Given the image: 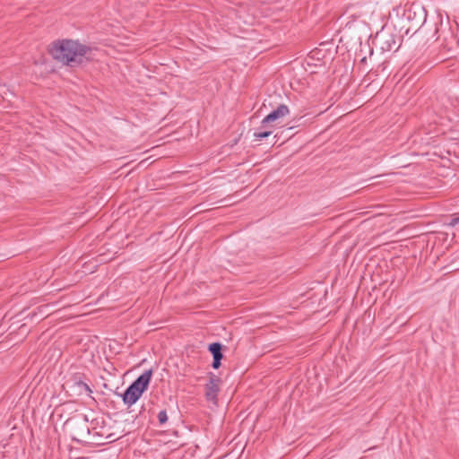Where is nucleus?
Listing matches in <instances>:
<instances>
[{
	"instance_id": "nucleus-10",
	"label": "nucleus",
	"mask_w": 459,
	"mask_h": 459,
	"mask_svg": "<svg viewBox=\"0 0 459 459\" xmlns=\"http://www.w3.org/2000/svg\"><path fill=\"white\" fill-rule=\"evenodd\" d=\"M272 133H273L272 130H264V131H262V132H255L254 133V138L255 140L261 141L262 139L270 136L272 134Z\"/></svg>"
},
{
	"instance_id": "nucleus-7",
	"label": "nucleus",
	"mask_w": 459,
	"mask_h": 459,
	"mask_svg": "<svg viewBox=\"0 0 459 459\" xmlns=\"http://www.w3.org/2000/svg\"><path fill=\"white\" fill-rule=\"evenodd\" d=\"M209 375L210 379L205 384V398L207 401L212 402L216 404L218 400V393L220 391L219 384L221 379L212 372H210Z\"/></svg>"
},
{
	"instance_id": "nucleus-6",
	"label": "nucleus",
	"mask_w": 459,
	"mask_h": 459,
	"mask_svg": "<svg viewBox=\"0 0 459 459\" xmlns=\"http://www.w3.org/2000/svg\"><path fill=\"white\" fill-rule=\"evenodd\" d=\"M83 375L81 373H75L72 375L70 379L66 381V385L70 388L74 389L78 395L90 394L92 393L89 385L83 381Z\"/></svg>"
},
{
	"instance_id": "nucleus-8",
	"label": "nucleus",
	"mask_w": 459,
	"mask_h": 459,
	"mask_svg": "<svg viewBox=\"0 0 459 459\" xmlns=\"http://www.w3.org/2000/svg\"><path fill=\"white\" fill-rule=\"evenodd\" d=\"M290 112V109L287 105L281 104L277 107L276 109L270 112L262 120L261 124L263 127L267 126L269 124L287 116Z\"/></svg>"
},
{
	"instance_id": "nucleus-14",
	"label": "nucleus",
	"mask_w": 459,
	"mask_h": 459,
	"mask_svg": "<svg viewBox=\"0 0 459 459\" xmlns=\"http://www.w3.org/2000/svg\"><path fill=\"white\" fill-rule=\"evenodd\" d=\"M93 435H94V436H100V437H101V436H102V435L99 434L98 432H93Z\"/></svg>"
},
{
	"instance_id": "nucleus-5",
	"label": "nucleus",
	"mask_w": 459,
	"mask_h": 459,
	"mask_svg": "<svg viewBox=\"0 0 459 459\" xmlns=\"http://www.w3.org/2000/svg\"><path fill=\"white\" fill-rule=\"evenodd\" d=\"M376 40L384 52H389L393 50H397L400 47V39L399 38L387 30H381L376 36Z\"/></svg>"
},
{
	"instance_id": "nucleus-3",
	"label": "nucleus",
	"mask_w": 459,
	"mask_h": 459,
	"mask_svg": "<svg viewBox=\"0 0 459 459\" xmlns=\"http://www.w3.org/2000/svg\"><path fill=\"white\" fill-rule=\"evenodd\" d=\"M65 428L69 431L72 438L77 442H89L87 439L91 432L89 420L84 414H77L65 422Z\"/></svg>"
},
{
	"instance_id": "nucleus-15",
	"label": "nucleus",
	"mask_w": 459,
	"mask_h": 459,
	"mask_svg": "<svg viewBox=\"0 0 459 459\" xmlns=\"http://www.w3.org/2000/svg\"><path fill=\"white\" fill-rule=\"evenodd\" d=\"M438 31L437 28L436 27L435 28V33H437Z\"/></svg>"
},
{
	"instance_id": "nucleus-2",
	"label": "nucleus",
	"mask_w": 459,
	"mask_h": 459,
	"mask_svg": "<svg viewBox=\"0 0 459 459\" xmlns=\"http://www.w3.org/2000/svg\"><path fill=\"white\" fill-rule=\"evenodd\" d=\"M152 377V369L145 370L129 385L124 394H120L123 403L127 407L134 404L140 399L142 394L148 389Z\"/></svg>"
},
{
	"instance_id": "nucleus-1",
	"label": "nucleus",
	"mask_w": 459,
	"mask_h": 459,
	"mask_svg": "<svg viewBox=\"0 0 459 459\" xmlns=\"http://www.w3.org/2000/svg\"><path fill=\"white\" fill-rule=\"evenodd\" d=\"M93 48L74 39H58L52 43L49 54L54 59L70 67L91 62Z\"/></svg>"
},
{
	"instance_id": "nucleus-13",
	"label": "nucleus",
	"mask_w": 459,
	"mask_h": 459,
	"mask_svg": "<svg viewBox=\"0 0 459 459\" xmlns=\"http://www.w3.org/2000/svg\"><path fill=\"white\" fill-rule=\"evenodd\" d=\"M449 224L452 226H455V225L459 224V217H455V218L452 219V221Z\"/></svg>"
},
{
	"instance_id": "nucleus-11",
	"label": "nucleus",
	"mask_w": 459,
	"mask_h": 459,
	"mask_svg": "<svg viewBox=\"0 0 459 459\" xmlns=\"http://www.w3.org/2000/svg\"><path fill=\"white\" fill-rule=\"evenodd\" d=\"M158 420L160 425H163L168 421V415L166 410H162L159 412Z\"/></svg>"
},
{
	"instance_id": "nucleus-12",
	"label": "nucleus",
	"mask_w": 459,
	"mask_h": 459,
	"mask_svg": "<svg viewBox=\"0 0 459 459\" xmlns=\"http://www.w3.org/2000/svg\"><path fill=\"white\" fill-rule=\"evenodd\" d=\"M221 359H213L212 363V367L214 369H218L221 367Z\"/></svg>"
},
{
	"instance_id": "nucleus-4",
	"label": "nucleus",
	"mask_w": 459,
	"mask_h": 459,
	"mask_svg": "<svg viewBox=\"0 0 459 459\" xmlns=\"http://www.w3.org/2000/svg\"><path fill=\"white\" fill-rule=\"evenodd\" d=\"M403 19L409 22L406 34L411 30H413L412 33H416L426 23L427 11L421 4L413 2L406 5Z\"/></svg>"
},
{
	"instance_id": "nucleus-9",
	"label": "nucleus",
	"mask_w": 459,
	"mask_h": 459,
	"mask_svg": "<svg viewBox=\"0 0 459 459\" xmlns=\"http://www.w3.org/2000/svg\"><path fill=\"white\" fill-rule=\"evenodd\" d=\"M222 344L221 342H212L208 346V351L212 353L213 359H223Z\"/></svg>"
}]
</instances>
